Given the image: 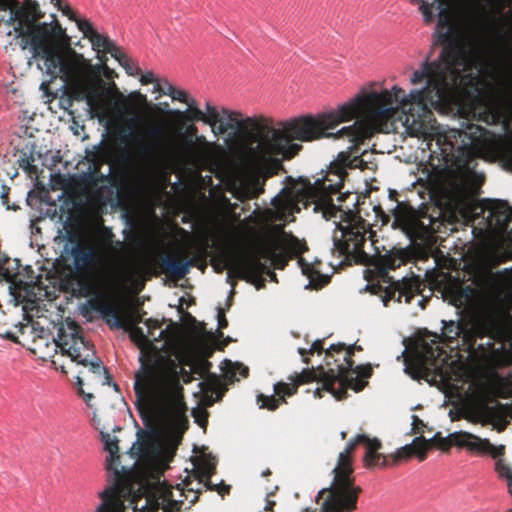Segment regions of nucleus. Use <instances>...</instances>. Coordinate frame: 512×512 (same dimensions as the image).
<instances>
[{
    "label": "nucleus",
    "mask_w": 512,
    "mask_h": 512,
    "mask_svg": "<svg viewBox=\"0 0 512 512\" xmlns=\"http://www.w3.org/2000/svg\"><path fill=\"white\" fill-rule=\"evenodd\" d=\"M170 97L188 106L186 111L170 112L184 124L203 122L215 136L238 131V141L229 146V157L222 166L227 192H265L266 182L286 172L284 162L301 151L302 145L295 141L310 142L333 135L348 138L356 148L380 133V91L375 90L362 91L336 110L317 117L300 116L276 124L271 117H243L239 111L218 109L210 102L205 103L203 111L194 98L177 88ZM208 192L225 191L210 188Z\"/></svg>",
    "instance_id": "1"
},
{
    "label": "nucleus",
    "mask_w": 512,
    "mask_h": 512,
    "mask_svg": "<svg viewBox=\"0 0 512 512\" xmlns=\"http://www.w3.org/2000/svg\"><path fill=\"white\" fill-rule=\"evenodd\" d=\"M431 125L432 132L424 131V120L418 114V186L426 192H481L485 175L474 169L477 153L487 141L489 131L467 119L461 128L441 132Z\"/></svg>",
    "instance_id": "2"
},
{
    "label": "nucleus",
    "mask_w": 512,
    "mask_h": 512,
    "mask_svg": "<svg viewBox=\"0 0 512 512\" xmlns=\"http://www.w3.org/2000/svg\"><path fill=\"white\" fill-rule=\"evenodd\" d=\"M128 114L118 108L105 124L122 162L134 164L147 175L165 169H199L214 162V151L219 146L204 135L170 138L160 127L147 126L142 118Z\"/></svg>",
    "instance_id": "3"
},
{
    "label": "nucleus",
    "mask_w": 512,
    "mask_h": 512,
    "mask_svg": "<svg viewBox=\"0 0 512 512\" xmlns=\"http://www.w3.org/2000/svg\"><path fill=\"white\" fill-rule=\"evenodd\" d=\"M139 363L140 367L134 374L133 389L136 408L147 428L146 431L138 432L139 451L142 455L152 456L160 450L156 441L158 420L187 427V407L179 374L186 384L193 380V376L184 368L179 370L175 359L158 350H142Z\"/></svg>",
    "instance_id": "4"
},
{
    "label": "nucleus",
    "mask_w": 512,
    "mask_h": 512,
    "mask_svg": "<svg viewBox=\"0 0 512 512\" xmlns=\"http://www.w3.org/2000/svg\"><path fill=\"white\" fill-rule=\"evenodd\" d=\"M398 195L389 194L391 199L397 201L392 227L399 229L409 240V244L406 247L395 246L387 253L378 255L365 270L367 290L379 295L385 306L391 300L401 303L404 299L405 303H410L416 295V274L411 272L410 276H403L399 280H394L389 275L390 270L402 265L416 264V209L399 202L395 197Z\"/></svg>",
    "instance_id": "5"
},
{
    "label": "nucleus",
    "mask_w": 512,
    "mask_h": 512,
    "mask_svg": "<svg viewBox=\"0 0 512 512\" xmlns=\"http://www.w3.org/2000/svg\"><path fill=\"white\" fill-rule=\"evenodd\" d=\"M333 194H277L273 198L276 201L278 197L289 196L298 198L299 196L316 201L315 210L321 211L323 217L327 220L339 217L337 229L341 232V237L334 235V247L340 256L347 260L359 264H368L369 256L364 251V244L367 239L372 244L376 242V232L373 227L381 220L382 224L389 221L380 205H375L370 200L371 194H357L354 209H342L341 205L333 203Z\"/></svg>",
    "instance_id": "6"
},
{
    "label": "nucleus",
    "mask_w": 512,
    "mask_h": 512,
    "mask_svg": "<svg viewBox=\"0 0 512 512\" xmlns=\"http://www.w3.org/2000/svg\"><path fill=\"white\" fill-rule=\"evenodd\" d=\"M69 242L73 244L70 255L76 270L94 274L105 281L135 283L138 280L145 281L146 276H159L161 273L180 280L188 274L191 266L196 265L195 258L185 261L169 254H160L147 264L132 259L111 260L95 245L75 235L69 236Z\"/></svg>",
    "instance_id": "7"
},
{
    "label": "nucleus",
    "mask_w": 512,
    "mask_h": 512,
    "mask_svg": "<svg viewBox=\"0 0 512 512\" xmlns=\"http://www.w3.org/2000/svg\"><path fill=\"white\" fill-rule=\"evenodd\" d=\"M429 199L451 205L452 216L472 228L480 242H500L512 235V207L506 201L478 199L481 194H428Z\"/></svg>",
    "instance_id": "8"
},
{
    "label": "nucleus",
    "mask_w": 512,
    "mask_h": 512,
    "mask_svg": "<svg viewBox=\"0 0 512 512\" xmlns=\"http://www.w3.org/2000/svg\"><path fill=\"white\" fill-rule=\"evenodd\" d=\"M507 313L495 304H483L458 322H443L442 335L448 344L471 356L485 357L495 352V340L504 333Z\"/></svg>",
    "instance_id": "9"
},
{
    "label": "nucleus",
    "mask_w": 512,
    "mask_h": 512,
    "mask_svg": "<svg viewBox=\"0 0 512 512\" xmlns=\"http://www.w3.org/2000/svg\"><path fill=\"white\" fill-rule=\"evenodd\" d=\"M472 65L470 54L461 45H446L439 61L425 63L421 71H418V84H426L418 90V110H425L426 102L435 107L449 103L464 78L463 73L470 71Z\"/></svg>",
    "instance_id": "10"
},
{
    "label": "nucleus",
    "mask_w": 512,
    "mask_h": 512,
    "mask_svg": "<svg viewBox=\"0 0 512 512\" xmlns=\"http://www.w3.org/2000/svg\"><path fill=\"white\" fill-rule=\"evenodd\" d=\"M100 64L92 65L90 60L73 49H69L68 58L59 68L58 76L65 82L69 97L75 101H85L91 116L100 122L107 118L104 100L106 83L101 78L103 70H108L107 57L98 56Z\"/></svg>",
    "instance_id": "11"
},
{
    "label": "nucleus",
    "mask_w": 512,
    "mask_h": 512,
    "mask_svg": "<svg viewBox=\"0 0 512 512\" xmlns=\"http://www.w3.org/2000/svg\"><path fill=\"white\" fill-rule=\"evenodd\" d=\"M358 444H362L366 448L364 456L366 467H387L389 463L386 455L379 452L382 447L381 442L377 438L371 439L364 434L357 435L353 440L347 443L344 451L339 454L337 465L332 471L333 480L331 485L318 492V502L321 498L326 496L346 505V508L357 509V503L359 495L362 493V488L355 484L352 454Z\"/></svg>",
    "instance_id": "12"
},
{
    "label": "nucleus",
    "mask_w": 512,
    "mask_h": 512,
    "mask_svg": "<svg viewBox=\"0 0 512 512\" xmlns=\"http://www.w3.org/2000/svg\"><path fill=\"white\" fill-rule=\"evenodd\" d=\"M366 163L360 155H352L349 151H342L325 170L311 177L292 176L285 177L284 186L279 192H358L350 185L348 169L363 168Z\"/></svg>",
    "instance_id": "13"
},
{
    "label": "nucleus",
    "mask_w": 512,
    "mask_h": 512,
    "mask_svg": "<svg viewBox=\"0 0 512 512\" xmlns=\"http://www.w3.org/2000/svg\"><path fill=\"white\" fill-rule=\"evenodd\" d=\"M71 332L66 333L64 328H60L58 332V340L53 339L51 343L46 346H51L53 351L60 348L62 354H67L73 362L83 365L87 368L86 371H79L76 377L79 393L83 396L86 404L91 407V400L94 398L93 394L85 393L83 390L84 379L89 381L103 378L102 384L110 385L111 376L106 367L102 365V361L96 356L94 347L80 334V327L73 325L70 327Z\"/></svg>",
    "instance_id": "14"
},
{
    "label": "nucleus",
    "mask_w": 512,
    "mask_h": 512,
    "mask_svg": "<svg viewBox=\"0 0 512 512\" xmlns=\"http://www.w3.org/2000/svg\"><path fill=\"white\" fill-rule=\"evenodd\" d=\"M30 23L26 29L24 41H20L21 49H30L34 58L44 60L46 73L52 78L58 77L59 68L68 58V52L64 54L62 47L70 45V37L56 20L54 24L42 22Z\"/></svg>",
    "instance_id": "15"
},
{
    "label": "nucleus",
    "mask_w": 512,
    "mask_h": 512,
    "mask_svg": "<svg viewBox=\"0 0 512 512\" xmlns=\"http://www.w3.org/2000/svg\"><path fill=\"white\" fill-rule=\"evenodd\" d=\"M372 372L369 364L347 368L343 363H338L335 368L330 367L326 372L322 371L323 388H317L315 395L321 398L322 392L325 391L331 393L337 400H343L348 395V389L362 391L368 384L366 379Z\"/></svg>",
    "instance_id": "16"
},
{
    "label": "nucleus",
    "mask_w": 512,
    "mask_h": 512,
    "mask_svg": "<svg viewBox=\"0 0 512 512\" xmlns=\"http://www.w3.org/2000/svg\"><path fill=\"white\" fill-rule=\"evenodd\" d=\"M101 437L105 450L109 453L106 469L113 473L114 481L98 493L101 503L96 507L95 512H125V495L121 486L122 472H125V468L123 466L120 468L118 439L112 438L109 433L104 432H101Z\"/></svg>",
    "instance_id": "17"
},
{
    "label": "nucleus",
    "mask_w": 512,
    "mask_h": 512,
    "mask_svg": "<svg viewBox=\"0 0 512 512\" xmlns=\"http://www.w3.org/2000/svg\"><path fill=\"white\" fill-rule=\"evenodd\" d=\"M211 265L216 273L228 270V278L248 280L258 278L266 270V262H260L257 255H248L246 250L234 246H221L211 259Z\"/></svg>",
    "instance_id": "18"
},
{
    "label": "nucleus",
    "mask_w": 512,
    "mask_h": 512,
    "mask_svg": "<svg viewBox=\"0 0 512 512\" xmlns=\"http://www.w3.org/2000/svg\"><path fill=\"white\" fill-rule=\"evenodd\" d=\"M432 441L442 451H448L452 446H457L476 454L491 455L493 458L503 456L505 453L504 445L494 446L488 439L480 438L466 431L454 432L447 437L436 433Z\"/></svg>",
    "instance_id": "19"
},
{
    "label": "nucleus",
    "mask_w": 512,
    "mask_h": 512,
    "mask_svg": "<svg viewBox=\"0 0 512 512\" xmlns=\"http://www.w3.org/2000/svg\"><path fill=\"white\" fill-rule=\"evenodd\" d=\"M11 194H0L1 203L8 210L17 211L21 208L23 202L32 209L39 211L40 217L54 218L57 215V205L51 194H26L20 199L10 200Z\"/></svg>",
    "instance_id": "20"
},
{
    "label": "nucleus",
    "mask_w": 512,
    "mask_h": 512,
    "mask_svg": "<svg viewBox=\"0 0 512 512\" xmlns=\"http://www.w3.org/2000/svg\"><path fill=\"white\" fill-rule=\"evenodd\" d=\"M35 17L29 15L17 0H0V24H15L14 31L24 41L26 29Z\"/></svg>",
    "instance_id": "21"
},
{
    "label": "nucleus",
    "mask_w": 512,
    "mask_h": 512,
    "mask_svg": "<svg viewBox=\"0 0 512 512\" xmlns=\"http://www.w3.org/2000/svg\"><path fill=\"white\" fill-rule=\"evenodd\" d=\"M79 30L83 33L84 37L89 39L93 50L98 53L101 51L104 53H110L119 64L123 61H127L128 55L123 52L122 48L115 45L108 36L99 34L91 22L81 23L79 25Z\"/></svg>",
    "instance_id": "22"
},
{
    "label": "nucleus",
    "mask_w": 512,
    "mask_h": 512,
    "mask_svg": "<svg viewBox=\"0 0 512 512\" xmlns=\"http://www.w3.org/2000/svg\"><path fill=\"white\" fill-rule=\"evenodd\" d=\"M279 248V243L275 239L269 241L262 240L257 242L254 251H247V254L257 255L260 262H262V259L271 261L275 269L282 270L287 266L292 257L283 247L280 250Z\"/></svg>",
    "instance_id": "23"
},
{
    "label": "nucleus",
    "mask_w": 512,
    "mask_h": 512,
    "mask_svg": "<svg viewBox=\"0 0 512 512\" xmlns=\"http://www.w3.org/2000/svg\"><path fill=\"white\" fill-rule=\"evenodd\" d=\"M322 371L326 372L322 366H319L317 370L312 369H304L301 373L296 374L294 376H290L289 380L290 383L285 382H278L274 385V393L279 395L280 397L283 396H292L297 393V390L300 385L309 383L312 381H319L323 384L322 378Z\"/></svg>",
    "instance_id": "24"
},
{
    "label": "nucleus",
    "mask_w": 512,
    "mask_h": 512,
    "mask_svg": "<svg viewBox=\"0 0 512 512\" xmlns=\"http://www.w3.org/2000/svg\"><path fill=\"white\" fill-rule=\"evenodd\" d=\"M20 267L18 259H11L4 253L0 254V275L7 282L11 283L15 289L27 290L33 281L31 280L28 283L21 278Z\"/></svg>",
    "instance_id": "25"
},
{
    "label": "nucleus",
    "mask_w": 512,
    "mask_h": 512,
    "mask_svg": "<svg viewBox=\"0 0 512 512\" xmlns=\"http://www.w3.org/2000/svg\"><path fill=\"white\" fill-rule=\"evenodd\" d=\"M356 344L346 345L345 343L332 344L325 351V361L327 366L343 363L344 367H354L353 355L355 352Z\"/></svg>",
    "instance_id": "26"
},
{
    "label": "nucleus",
    "mask_w": 512,
    "mask_h": 512,
    "mask_svg": "<svg viewBox=\"0 0 512 512\" xmlns=\"http://www.w3.org/2000/svg\"><path fill=\"white\" fill-rule=\"evenodd\" d=\"M404 350L401 355L397 356L398 361H402L404 372L412 380H416V332L402 340Z\"/></svg>",
    "instance_id": "27"
},
{
    "label": "nucleus",
    "mask_w": 512,
    "mask_h": 512,
    "mask_svg": "<svg viewBox=\"0 0 512 512\" xmlns=\"http://www.w3.org/2000/svg\"><path fill=\"white\" fill-rule=\"evenodd\" d=\"M442 211L438 208V216L427 215V207L425 204L418 205V240L424 239V233H437L440 231L443 222L440 220Z\"/></svg>",
    "instance_id": "28"
},
{
    "label": "nucleus",
    "mask_w": 512,
    "mask_h": 512,
    "mask_svg": "<svg viewBox=\"0 0 512 512\" xmlns=\"http://www.w3.org/2000/svg\"><path fill=\"white\" fill-rule=\"evenodd\" d=\"M94 196L107 199V197H104L105 194H58V200L63 202L60 206V218L62 219L64 216H66L67 222L72 221L76 212L83 209L79 206L78 200H82V197L89 199L90 197Z\"/></svg>",
    "instance_id": "29"
},
{
    "label": "nucleus",
    "mask_w": 512,
    "mask_h": 512,
    "mask_svg": "<svg viewBox=\"0 0 512 512\" xmlns=\"http://www.w3.org/2000/svg\"><path fill=\"white\" fill-rule=\"evenodd\" d=\"M40 154L36 151L34 143L26 144L21 150L18 158L19 166L25 171L29 178L38 180L39 169L34 164Z\"/></svg>",
    "instance_id": "30"
},
{
    "label": "nucleus",
    "mask_w": 512,
    "mask_h": 512,
    "mask_svg": "<svg viewBox=\"0 0 512 512\" xmlns=\"http://www.w3.org/2000/svg\"><path fill=\"white\" fill-rule=\"evenodd\" d=\"M98 310L111 329H123L126 327L128 321L121 317L118 309L115 306L109 303H102L99 305Z\"/></svg>",
    "instance_id": "31"
},
{
    "label": "nucleus",
    "mask_w": 512,
    "mask_h": 512,
    "mask_svg": "<svg viewBox=\"0 0 512 512\" xmlns=\"http://www.w3.org/2000/svg\"><path fill=\"white\" fill-rule=\"evenodd\" d=\"M182 504V500H175L173 498V493L169 487H162L154 509L158 510L161 508L163 512H180Z\"/></svg>",
    "instance_id": "32"
},
{
    "label": "nucleus",
    "mask_w": 512,
    "mask_h": 512,
    "mask_svg": "<svg viewBox=\"0 0 512 512\" xmlns=\"http://www.w3.org/2000/svg\"><path fill=\"white\" fill-rule=\"evenodd\" d=\"M475 290L470 286L456 287L449 291L450 303L457 308L466 307L472 301Z\"/></svg>",
    "instance_id": "33"
},
{
    "label": "nucleus",
    "mask_w": 512,
    "mask_h": 512,
    "mask_svg": "<svg viewBox=\"0 0 512 512\" xmlns=\"http://www.w3.org/2000/svg\"><path fill=\"white\" fill-rule=\"evenodd\" d=\"M456 1L457 0H435L436 10L438 11V26L441 28H451V9Z\"/></svg>",
    "instance_id": "34"
},
{
    "label": "nucleus",
    "mask_w": 512,
    "mask_h": 512,
    "mask_svg": "<svg viewBox=\"0 0 512 512\" xmlns=\"http://www.w3.org/2000/svg\"><path fill=\"white\" fill-rule=\"evenodd\" d=\"M283 248L291 257L301 255L308 250L306 242L299 240L292 234L285 237Z\"/></svg>",
    "instance_id": "35"
},
{
    "label": "nucleus",
    "mask_w": 512,
    "mask_h": 512,
    "mask_svg": "<svg viewBox=\"0 0 512 512\" xmlns=\"http://www.w3.org/2000/svg\"><path fill=\"white\" fill-rule=\"evenodd\" d=\"M472 120H477L480 122H484L487 125H494L499 123L501 115L499 111L492 106H485L483 111L476 113L471 112Z\"/></svg>",
    "instance_id": "36"
},
{
    "label": "nucleus",
    "mask_w": 512,
    "mask_h": 512,
    "mask_svg": "<svg viewBox=\"0 0 512 512\" xmlns=\"http://www.w3.org/2000/svg\"><path fill=\"white\" fill-rule=\"evenodd\" d=\"M54 185V189H60L62 192H104L102 189L97 190H74L71 188V178L64 174H55L52 178Z\"/></svg>",
    "instance_id": "37"
},
{
    "label": "nucleus",
    "mask_w": 512,
    "mask_h": 512,
    "mask_svg": "<svg viewBox=\"0 0 512 512\" xmlns=\"http://www.w3.org/2000/svg\"><path fill=\"white\" fill-rule=\"evenodd\" d=\"M416 455V437L413 438L410 444L405 445L401 448H399L395 455L386 456L388 459V465L391 463H397L402 460H406L412 456Z\"/></svg>",
    "instance_id": "38"
},
{
    "label": "nucleus",
    "mask_w": 512,
    "mask_h": 512,
    "mask_svg": "<svg viewBox=\"0 0 512 512\" xmlns=\"http://www.w3.org/2000/svg\"><path fill=\"white\" fill-rule=\"evenodd\" d=\"M216 467L213 463L207 461L203 463L199 469L200 482H204L206 490L215 491L218 484H213L210 480L212 475L215 473Z\"/></svg>",
    "instance_id": "39"
},
{
    "label": "nucleus",
    "mask_w": 512,
    "mask_h": 512,
    "mask_svg": "<svg viewBox=\"0 0 512 512\" xmlns=\"http://www.w3.org/2000/svg\"><path fill=\"white\" fill-rule=\"evenodd\" d=\"M424 426L425 425L422 420L418 418V462L423 461L426 458L427 451L431 447L439 449V447L433 443L432 438L430 440H426L422 435L420 429Z\"/></svg>",
    "instance_id": "40"
},
{
    "label": "nucleus",
    "mask_w": 512,
    "mask_h": 512,
    "mask_svg": "<svg viewBox=\"0 0 512 512\" xmlns=\"http://www.w3.org/2000/svg\"><path fill=\"white\" fill-rule=\"evenodd\" d=\"M123 330L129 332L130 339L139 346H143L149 342L148 336L145 335L143 329L137 325H133L129 321Z\"/></svg>",
    "instance_id": "41"
},
{
    "label": "nucleus",
    "mask_w": 512,
    "mask_h": 512,
    "mask_svg": "<svg viewBox=\"0 0 512 512\" xmlns=\"http://www.w3.org/2000/svg\"><path fill=\"white\" fill-rule=\"evenodd\" d=\"M257 402L260 405V408H266L268 410L274 411L279 407L280 402H285V396L280 397L276 393L275 395L270 396L260 394L257 397Z\"/></svg>",
    "instance_id": "42"
},
{
    "label": "nucleus",
    "mask_w": 512,
    "mask_h": 512,
    "mask_svg": "<svg viewBox=\"0 0 512 512\" xmlns=\"http://www.w3.org/2000/svg\"><path fill=\"white\" fill-rule=\"evenodd\" d=\"M325 351L326 350H324V339H318V340L314 341L313 344L311 345L310 349H308V350L305 348L298 349V352L303 357V362L305 364L310 363V359L308 357H306L307 354H314L315 352H317L318 354H321L322 352H325Z\"/></svg>",
    "instance_id": "43"
},
{
    "label": "nucleus",
    "mask_w": 512,
    "mask_h": 512,
    "mask_svg": "<svg viewBox=\"0 0 512 512\" xmlns=\"http://www.w3.org/2000/svg\"><path fill=\"white\" fill-rule=\"evenodd\" d=\"M51 2L54 4V6L57 7L58 10L62 11V13L67 16L70 20L76 22L77 27L79 28V25L83 22H89L86 19H80L77 17V14L75 11H73L69 5H62V0H51Z\"/></svg>",
    "instance_id": "44"
},
{
    "label": "nucleus",
    "mask_w": 512,
    "mask_h": 512,
    "mask_svg": "<svg viewBox=\"0 0 512 512\" xmlns=\"http://www.w3.org/2000/svg\"><path fill=\"white\" fill-rule=\"evenodd\" d=\"M144 324L148 328V335L152 337L155 341H159L165 337L166 330H161L157 336H155V331L161 327V323L157 319H146Z\"/></svg>",
    "instance_id": "45"
},
{
    "label": "nucleus",
    "mask_w": 512,
    "mask_h": 512,
    "mask_svg": "<svg viewBox=\"0 0 512 512\" xmlns=\"http://www.w3.org/2000/svg\"><path fill=\"white\" fill-rule=\"evenodd\" d=\"M109 195L112 196L113 194H109ZM114 195L118 200H122L126 196H191V197L198 196L202 199H205L207 196V194H120V193H117ZM159 198L161 199V197H159Z\"/></svg>",
    "instance_id": "46"
},
{
    "label": "nucleus",
    "mask_w": 512,
    "mask_h": 512,
    "mask_svg": "<svg viewBox=\"0 0 512 512\" xmlns=\"http://www.w3.org/2000/svg\"><path fill=\"white\" fill-rule=\"evenodd\" d=\"M99 239L101 240L102 244L107 246L113 243V239L115 237L112 228L107 227L105 225H102L101 228L98 231Z\"/></svg>",
    "instance_id": "47"
},
{
    "label": "nucleus",
    "mask_w": 512,
    "mask_h": 512,
    "mask_svg": "<svg viewBox=\"0 0 512 512\" xmlns=\"http://www.w3.org/2000/svg\"><path fill=\"white\" fill-rule=\"evenodd\" d=\"M120 97L124 104L127 103L129 98L131 100L137 101L142 106H149L147 96L142 94L141 92H132L128 97H124L122 94H120Z\"/></svg>",
    "instance_id": "48"
},
{
    "label": "nucleus",
    "mask_w": 512,
    "mask_h": 512,
    "mask_svg": "<svg viewBox=\"0 0 512 512\" xmlns=\"http://www.w3.org/2000/svg\"><path fill=\"white\" fill-rule=\"evenodd\" d=\"M120 65L130 76H137L141 74V69L132 61L129 56L127 57V61H123Z\"/></svg>",
    "instance_id": "49"
},
{
    "label": "nucleus",
    "mask_w": 512,
    "mask_h": 512,
    "mask_svg": "<svg viewBox=\"0 0 512 512\" xmlns=\"http://www.w3.org/2000/svg\"><path fill=\"white\" fill-rule=\"evenodd\" d=\"M217 320H218L217 335H218V337H223V332L221 330L227 328L228 320L225 315V309H223L222 307H218V309H217Z\"/></svg>",
    "instance_id": "50"
},
{
    "label": "nucleus",
    "mask_w": 512,
    "mask_h": 512,
    "mask_svg": "<svg viewBox=\"0 0 512 512\" xmlns=\"http://www.w3.org/2000/svg\"><path fill=\"white\" fill-rule=\"evenodd\" d=\"M29 15L35 17V24H41L39 20L44 16L40 10V6L36 1L30 2L29 7L25 9Z\"/></svg>",
    "instance_id": "51"
},
{
    "label": "nucleus",
    "mask_w": 512,
    "mask_h": 512,
    "mask_svg": "<svg viewBox=\"0 0 512 512\" xmlns=\"http://www.w3.org/2000/svg\"><path fill=\"white\" fill-rule=\"evenodd\" d=\"M503 250L500 254V261L506 262L512 260V238H509L505 245L500 246Z\"/></svg>",
    "instance_id": "52"
},
{
    "label": "nucleus",
    "mask_w": 512,
    "mask_h": 512,
    "mask_svg": "<svg viewBox=\"0 0 512 512\" xmlns=\"http://www.w3.org/2000/svg\"><path fill=\"white\" fill-rule=\"evenodd\" d=\"M195 123L196 122H189V124L185 126V133L181 138L193 139L198 135V127L195 125Z\"/></svg>",
    "instance_id": "53"
},
{
    "label": "nucleus",
    "mask_w": 512,
    "mask_h": 512,
    "mask_svg": "<svg viewBox=\"0 0 512 512\" xmlns=\"http://www.w3.org/2000/svg\"><path fill=\"white\" fill-rule=\"evenodd\" d=\"M139 80L142 85H148L156 82L157 78L155 77V74L152 71H147L144 74H141Z\"/></svg>",
    "instance_id": "54"
},
{
    "label": "nucleus",
    "mask_w": 512,
    "mask_h": 512,
    "mask_svg": "<svg viewBox=\"0 0 512 512\" xmlns=\"http://www.w3.org/2000/svg\"><path fill=\"white\" fill-rule=\"evenodd\" d=\"M503 159L505 166L512 170V145L505 150Z\"/></svg>",
    "instance_id": "55"
},
{
    "label": "nucleus",
    "mask_w": 512,
    "mask_h": 512,
    "mask_svg": "<svg viewBox=\"0 0 512 512\" xmlns=\"http://www.w3.org/2000/svg\"><path fill=\"white\" fill-rule=\"evenodd\" d=\"M162 87L163 90H161V94L171 96L172 93H174L175 87L170 84L167 80H163Z\"/></svg>",
    "instance_id": "56"
},
{
    "label": "nucleus",
    "mask_w": 512,
    "mask_h": 512,
    "mask_svg": "<svg viewBox=\"0 0 512 512\" xmlns=\"http://www.w3.org/2000/svg\"><path fill=\"white\" fill-rule=\"evenodd\" d=\"M231 195L234 198H236L237 200L244 202L246 200L257 199L260 194L253 193V194H231Z\"/></svg>",
    "instance_id": "57"
},
{
    "label": "nucleus",
    "mask_w": 512,
    "mask_h": 512,
    "mask_svg": "<svg viewBox=\"0 0 512 512\" xmlns=\"http://www.w3.org/2000/svg\"><path fill=\"white\" fill-rule=\"evenodd\" d=\"M109 192H113L110 190ZM114 192H167L166 190H144V189H124L122 187L117 188Z\"/></svg>",
    "instance_id": "58"
},
{
    "label": "nucleus",
    "mask_w": 512,
    "mask_h": 512,
    "mask_svg": "<svg viewBox=\"0 0 512 512\" xmlns=\"http://www.w3.org/2000/svg\"><path fill=\"white\" fill-rule=\"evenodd\" d=\"M202 386V389L203 390H207V391H211V392H215L216 389H217V385L218 383L216 382V380L214 381H206V382H203L200 384Z\"/></svg>",
    "instance_id": "59"
},
{
    "label": "nucleus",
    "mask_w": 512,
    "mask_h": 512,
    "mask_svg": "<svg viewBox=\"0 0 512 512\" xmlns=\"http://www.w3.org/2000/svg\"><path fill=\"white\" fill-rule=\"evenodd\" d=\"M109 246H112L114 250L125 252L127 250V245L124 241L121 240H113V243H111Z\"/></svg>",
    "instance_id": "60"
},
{
    "label": "nucleus",
    "mask_w": 512,
    "mask_h": 512,
    "mask_svg": "<svg viewBox=\"0 0 512 512\" xmlns=\"http://www.w3.org/2000/svg\"><path fill=\"white\" fill-rule=\"evenodd\" d=\"M215 491H217L223 497L224 495L229 493L230 486L226 485L224 482H221L220 484L217 485Z\"/></svg>",
    "instance_id": "61"
},
{
    "label": "nucleus",
    "mask_w": 512,
    "mask_h": 512,
    "mask_svg": "<svg viewBox=\"0 0 512 512\" xmlns=\"http://www.w3.org/2000/svg\"><path fill=\"white\" fill-rule=\"evenodd\" d=\"M417 255H418V261L419 260H426L428 258V255L426 253V249L425 247L418 242V252H417Z\"/></svg>",
    "instance_id": "62"
},
{
    "label": "nucleus",
    "mask_w": 512,
    "mask_h": 512,
    "mask_svg": "<svg viewBox=\"0 0 512 512\" xmlns=\"http://www.w3.org/2000/svg\"><path fill=\"white\" fill-rule=\"evenodd\" d=\"M145 314H146V312H145V311H143L142 313L137 314V315L134 317L133 322H131V323H132L133 325H137V324H139V323H144V322H145V320H143V315H145Z\"/></svg>",
    "instance_id": "63"
},
{
    "label": "nucleus",
    "mask_w": 512,
    "mask_h": 512,
    "mask_svg": "<svg viewBox=\"0 0 512 512\" xmlns=\"http://www.w3.org/2000/svg\"><path fill=\"white\" fill-rule=\"evenodd\" d=\"M327 282H328L327 277H324L323 282H321V283L316 282L313 278H311V281H310L311 285L316 289L323 287Z\"/></svg>",
    "instance_id": "64"
}]
</instances>
